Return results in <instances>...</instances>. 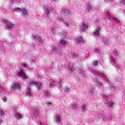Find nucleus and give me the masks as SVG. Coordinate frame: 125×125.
<instances>
[{
  "label": "nucleus",
  "instance_id": "nucleus-1",
  "mask_svg": "<svg viewBox=\"0 0 125 125\" xmlns=\"http://www.w3.org/2000/svg\"><path fill=\"white\" fill-rule=\"evenodd\" d=\"M15 10L17 12H20L22 17H25V16L28 14V11H27V9L24 8H17L15 9Z\"/></svg>",
  "mask_w": 125,
  "mask_h": 125
},
{
  "label": "nucleus",
  "instance_id": "nucleus-2",
  "mask_svg": "<svg viewBox=\"0 0 125 125\" xmlns=\"http://www.w3.org/2000/svg\"><path fill=\"white\" fill-rule=\"evenodd\" d=\"M44 12L47 16H49V15L51 16L53 15V9L52 8L48 6H46L44 7Z\"/></svg>",
  "mask_w": 125,
  "mask_h": 125
},
{
  "label": "nucleus",
  "instance_id": "nucleus-3",
  "mask_svg": "<svg viewBox=\"0 0 125 125\" xmlns=\"http://www.w3.org/2000/svg\"><path fill=\"white\" fill-rule=\"evenodd\" d=\"M31 84H34L37 89H40L42 87V83L40 82H37L34 80H32L28 83V85H31Z\"/></svg>",
  "mask_w": 125,
  "mask_h": 125
},
{
  "label": "nucleus",
  "instance_id": "nucleus-4",
  "mask_svg": "<svg viewBox=\"0 0 125 125\" xmlns=\"http://www.w3.org/2000/svg\"><path fill=\"white\" fill-rule=\"evenodd\" d=\"M88 28V24L86 22L83 21H82V23H81L80 26V30H86V29Z\"/></svg>",
  "mask_w": 125,
  "mask_h": 125
},
{
  "label": "nucleus",
  "instance_id": "nucleus-5",
  "mask_svg": "<svg viewBox=\"0 0 125 125\" xmlns=\"http://www.w3.org/2000/svg\"><path fill=\"white\" fill-rule=\"evenodd\" d=\"M18 77H19L20 78H22L24 80H25V79H27V75H26V73H25V72L22 70H20V72L17 73Z\"/></svg>",
  "mask_w": 125,
  "mask_h": 125
},
{
  "label": "nucleus",
  "instance_id": "nucleus-6",
  "mask_svg": "<svg viewBox=\"0 0 125 125\" xmlns=\"http://www.w3.org/2000/svg\"><path fill=\"white\" fill-rule=\"evenodd\" d=\"M10 88L11 90H16V89H20L21 86H20V84L18 83H14L12 84Z\"/></svg>",
  "mask_w": 125,
  "mask_h": 125
},
{
  "label": "nucleus",
  "instance_id": "nucleus-7",
  "mask_svg": "<svg viewBox=\"0 0 125 125\" xmlns=\"http://www.w3.org/2000/svg\"><path fill=\"white\" fill-rule=\"evenodd\" d=\"M4 24H5L6 27L9 29H12L14 27V25L12 24L11 22L7 21V20H4L3 21Z\"/></svg>",
  "mask_w": 125,
  "mask_h": 125
},
{
  "label": "nucleus",
  "instance_id": "nucleus-8",
  "mask_svg": "<svg viewBox=\"0 0 125 125\" xmlns=\"http://www.w3.org/2000/svg\"><path fill=\"white\" fill-rule=\"evenodd\" d=\"M32 37L33 40L36 41L37 42H40V43H42V38H41V37L39 36L38 35H35L34 36H33Z\"/></svg>",
  "mask_w": 125,
  "mask_h": 125
},
{
  "label": "nucleus",
  "instance_id": "nucleus-9",
  "mask_svg": "<svg viewBox=\"0 0 125 125\" xmlns=\"http://www.w3.org/2000/svg\"><path fill=\"white\" fill-rule=\"evenodd\" d=\"M54 122L56 124H58V125L61 123V118L59 115L57 114L54 115Z\"/></svg>",
  "mask_w": 125,
  "mask_h": 125
},
{
  "label": "nucleus",
  "instance_id": "nucleus-10",
  "mask_svg": "<svg viewBox=\"0 0 125 125\" xmlns=\"http://www.w3.org/2000/svg\"><path fill=\"white\" fill-rule=\"evenodd\" d=\"M99 33H100V28L99 27H97L95 31L93 32V36L94 37L98 36H99Z\"/></svg>",
  "mask_w": 125,
  "mask_h": 125
},
{
  "label": "nucleus",
  "instance_id": "nucleus-11",
  "mask_svg": "<svg viewBox=\"0 0 125 125\" xmlns=\"http://www.w3.org/2000/svg\"><path fill=\"white\" fill-rule=\"evenodd\" d=\"M59 21H61V22H63V24L66 26V27H69L70 26V24H71V22L68 21H64L62 19H59Z\"/></svg>",
  "mask_w": 125,
  "mask_h": 125
},
{
  "label": "nucleus",
  "instance_id": "nucleus-12",
  "mask_svg": "<svg viewBox=\"0 0 125 125\" xmlns=\"http://www.w3.org/2000/svg\"><path fill=\"white\" fill-rule=\"evenodd\" d=\"M109 60L111 64H115V63H116V60H115V59L112 55H109Z\"/></svg>",
  "mask_w": 125,
  "mask_h": 125
},
{
  "label": "nucleus",
  "instance_id": "nucleus-13",
  "mask_svg": "<svg viewBox=\"0 0 125 125\" xmlns=\"http://www.w3.org/2000/svg\"><path fill=\"white\" fill-rule=\"evenodd\" d=\"M77 42L78 43H83L84 42V40L83 39V37L80 36L77 40Z\"/></svg>",
  "mask_w": 125,
  "mask_h": 125
},
{
  "label": "nucleus",
  "instance_id": "nucleus-14",
  "mask_svg": "<svg viewBox=\"0 0 125 125\" xmlns=\"http://www.w3.org/2000/svg\"><path fill=\"white\" fill-rule=\"evenodd\" d=\"M62 12L65 15H70V12L68 9H62Z\"/></svg>",
  "mask_w": 125,
  "mask_h": 125
},
{
  "label": "nucleus",
  "instance_id": "nucleus-15",
  "mask_svg": "<svg viewBox=\"0 0 125 125\" xmlns=\"http://www.w3.org/2000/svg\"><path fill=\"white\" fill-rule=\"evenodd\" d=\"M26 94L29 97H31V95H32V92H31V89H30V88H29L28 87L26 89Z\"/></svg>",
  "mask_w": 125,
  "mask_h": 125
},
{
  "label": "nucleus",
  "instance_id": "nucleus-16",
  "mask_svg": "<svg viewBox=\"0 0 125 125\" xmlns=\"http://www.w3.org/2000/svg\"><path fill=\"white\" fill-rule=\"evenodd\" d=\"M60 43L61 45H62V46H65V45L67 44V42L65 40H62L60 42Z\"/></svg>",
  "mask_w": 125,
  "mask_h": 125
},
{
  "label": "nucleus",
  "instance_id": "nucleus-17",
  "mask_svg": "<svg viewBox=\"0 0 125 125\" xmlns=\"http://www.w3.org/2000/svg\"><path fill=\"white\" fill-rule=\"evenodd\" d=\"M15 117L16 119H17L18 120H20V119H22V118H23V116H22V115L18 113L15 114Z\"/></svg>",
  "mask_w": 125,
  "mask_h": 125
},
{
  "label": "nucleus",
  "instance_id": "nucleus-18",
  "mask_svg": "<svg viewBox=\"0 0 125 125\" xmlns=\"http://www.w3.org/2000/svg\"><path fill=\"white\" fill-rule=\"evenodd\" d=\"M105 16L108 18V19H111L112 18V16L108 11L105 12Z\"/></svg>",
  "mask_w": 125,
  "mask_h": 125
},
{
  "label": "nucleus",
  "instance_id": "nucleus-19",
  "mask_svg": "<svg viewBox=\"0 0 125 125\" xmlns=\"http://www.w3.org/2000/svg\"><path fill=\"white\" fill-rule=\"evenodd\" d=\"M94 52H95V53H101V50L99 48H96L94 49Z\"/></svg>",
  "mask_w": 125,
  "mask_h": 125
},
{
  "label": "nucleus",
  "instance_id": "nucleus-20",
  "mask_svg": "<svg viewBox=\"0 0 125 125\" xmlns=\"http://www.w3.org/2000/svg\"><path fill=\"white\" fill-rule=\"evenodd\" d=\"M71 106L72 107V109L75 110V109H77V106L75 103H73L72 104H71Z\"/></svg>",
  "mask_w": 125,
  "mask_h": 125
},
{
  "label": "nucleus",
  "instance_id": "nucleus-21",
  "mask_svg": "<svg viewBox=\"0 0 125 125\" xmlns=\"http://www.w3.org/2000/svg\"><path fill=\"white\" fill-rule=\"evenodd\" d=\"M74 68V64L72 63H70L68 65V69L69 70H72Z\"/></svg>",
  "mask_w": 125,
  "mask_h": 125
},
{
  "label": "nucleus",
  "instance_id": "nucleus-22",
  "mask_svg": "<svg viewBox=\"0 0 125 125\" xmlns=\"http://www.w3.org/2000/svg\"><path fill=\"white\" fill-rule=\"evenodd\" d=\"M101 42H103L104 43H108V42H109V40H104V38H101Z\"/></svg>",
  "mask_w": 125,
  "mask_h": 125
},
{
  "label": "nucleus",
  "instance_id": "nucleus-23",
  "mask_svg": "<svg viewBox=\"0 0 125 125\" xmlns=\"http://www.w3.org/2000/svg\"><path fill=\"white\" fill-rule=\"evenodd\" d=\"M87 12H89L90 11V9H91V5L90 4H88L87 5Z\"/></svg>",
  "mask_w": 125,
  "mask_h": 125
},
{
  "label": "nucleus",
  "instance_id": "nucleus-24",
  "mask_svg": "<svg viewBox=\"0 0 125 125\" xmlns=\"http://www.w3.org/2000/svg\"><path fill=\"white\" fill-rule=\"evenodd\" d=\"M6 93V92H5V90H3V89H1V92H0V95L2 94H5Z\"/></svg>",
  "mask_w": 125,
  "mask_h": 125
},
{
  "label": "nucleus",
  "instance_id": "nucleus-25",
  "mask_svg": "<svg viewBox=\"0 0 125 125\" xmlns=\"http://www.w3.org/2000/svg\"><path fill=\"white\" fill-rule=\"evenodd\" d=\"M98 62L97 61H94L93 62L92 65L93 66H96V65H98Z\"/></svg>",
  "mask_w": 125,
  "mask_h": 125
},
{
  "label": "nucleus",
  "instance_id": "nucleus-26",
  "mask_svg": "<svg viewBox=\"0 0 125 125\" xmlns=\"http://www.w3.org/2000/svg\"><path fill=\"white\" fill-rule=\"evenodd\" d=\"M55 85V84H54V81H51L50 82V87H52V86Z\"/></svg>",
  "mask_w": 125,
  "mask_h": 125
},
{
  "label": "nucleus",
  "instance_id": "nucleus-27",
  "mask_svg": "<svg viewBox=\"0 0 125 125\" xmlns=\"http://www.w3.org/2000/svg\"><path fill=\"white\" fill-rule=\"evenodd\" d=\"M113 55L114 56H117L118 55V52H117V50H114L113 51Z\"/></svg>",
  "mask_w": 125,
  "mask_h": 125
},
{
  "label": "nucleus",
  "instance_id": "nucleus-28",
  "mask_svg": "<svg viewBox=\"0 0 125 125\" xmlns=\"http://www.w3.org/2000/svg\"><path fill=\"white\" fill-rule=\"evenodd\" d=\"M120 3H121V4H123V5H125V0H120Z\"/></svg>",
  "mask_w": 125,
  "mask_h": 125
},
{
  "label": "nucleus",
  "instance_id": "nucleus-29",
  "mask_svg": "<svg viewBox=\"0 0 125 125\" xmlns=\"http://www.w3.org/2000/svg\"><path fill=\"white\" fill-rule=\"evenodd\" d=\"M101 76L102 77H103L104 79H105L106 80H107V76L104 74V73H102L101 74Z\"/></svg>",
  "mask_w": 125,
  "mask_h": 125
},
{
  "label": "nucleus",
  "instance_id": "nucleus-30",
  "mask_svg": "<svg viewBox=\"0 0 125 125\" xmlns=\"http://www.w3.org/2000/svg\"><path fill=\"white\" fill-rule=\"evenodd\" d=\"M2 100L4 102H6V101H7V98H6V97L4 96L2 98Z\"/></svg>",
  "mask_w": 125,
  "mask_h": 125
},
{
  "label": "nucleus",
  "instance_id": "nucleus-31",
  "mask_svg": "<svg viewBox=\"0 0 125 125\" xmlns=\"http://www.w3.org/2000/svg\"><path fill=\"white\" fill-rule=\"evenodd\" d=\"M108 105H109V106H110V107H112V106H113V105H114V102H110L108 103Z\"/></svg>",
  "mask_w": 125,
  "mask_h": 125
},
{
  "label": "nucleus",
  "instance_id": "nucleus-32",
  "mask_svg": "<svg viewBox=\"0 0 125 125\" xmlns=\"http://www.w3.org/2000/svg\"><path fill=\"white\" fill-rule=\"evenodd\" d=\"M86 109L85 105H83L82 107V112H84V110Z\"/></svg>",
  "mask_w": 125,
  "mask_h": 125
},
{
  "label": "nucleus",
  "instance_id": "nucleus-33",
  "mask_svg": "<svg viewBox=\"0 0 125 125\" xmlns=\"http://www.w3.org/2000/svg\"><path fill=\"white\" fill-rule=\"evenodd\" d=\"M79 72L80 73V74H83V68H80Z\"/></svg>",
  "mask_w": 125,
  "mask_h": 125
},
{
  "label": "nucleus",
  "instance_id": "nucleus-34",
  "mask_svg": "<svg viewBox=\"0 0 125 125\" xmlns=\"http://www.w3.org/2000/svg\"><path fill=\"white\" fill-rule=\"evenodd\" d=\"M4 114V112L3 110H0V116H2V115Z\"/></svg>",
  "mask_w": 125,
  "mask_h": 125
},
{
  "label": "nucleus",
  "instance_id": "nucleus-35",
  "mask_svg": "<svg viewBox=\"0 0 125 125\" xmlns=\"http://www.w3.org/2000/svg\"><path fill=\"white\" fill-rule=\"evenodd\" d=\"M104 1H110V2H114L115 1V0H104Z\"/></svg>",
  "mask_w": 125,
  "mask_h": 125
},
{
  "label": "nucleus",
  "instance_id": "nucleus-36",
  "mask_svg": "<svg viewBox=\"0 0 125 125\" xmlns=\"http://www.w3.org/2000/svg\"><path fill=\"white\" fill-rule=\"evenodd\" d=\"M96 83L98 86H101V85H102V84L100 83L99 82H96Z\"/></svg>",
  "mask_w": 125,
  "mask_h": 125
},
{
  "label": "nucleus",
  "instance_id": "nucleus-37",
  "mask_svg": "<svg viewBox=\"0 0 125 125\" xmlns=\"http://www.w3.org/2000/svg\"><path fill=\"white\" fill-rule=\"evenodd\" d=\"M71 56H72L73 57H76V56H78V55L74 54L73 53H72Z\"/></svg>",
  "mask_w": 125,
  "mask_h": 125
},
{
  "label": "nucleus",
  "instance_id": "nucleus-38",
  "mask_svg": "<svg viewBox=\"0 0 125 125\" xmlns=\"http://www.w3.org/2000/svg\"><path fill=\"white\" fill-rule=\"evenodd\" d=\"M113 20H114L115 21H116V22H119V19L116 18H113Z\"/></svg>",
  "mask_w": 125,
  "mask_h": 125
},
{
  "label": "nucleus",
  "instance_id": "nucleus-39",
  "mask_svg": "<svg viewBox=\"0 0 125 125\" xmlns=\"http://www.w3.org/2000/svg\"><path fill=\"white\" fill-rule=\"evenodd\" d=\"M106 116H103L102 117V120H103V121H106Z\"/></svg>",
  "mask_w": 125,
  "mask_h": 125
},
{
  "label": "nucleus",
  "instance_id": "nucleus-40",
  "mask_svg": "<svg viewBox=\"0 0 125 125\" xmlns=\"http://www.w3.org/2000/svg\"><path fill=\"white\" fill-rule=\"evenodd\" d=\"M92 92H93V88H91L89 90L90 93H92Z\"/></svg>",
  "mask_w": 125,
  "mask_h": 125
},
{
  "label": "nucleus",
  "instance_id": "nucleus-41",
  "mask_svg": "<svg viewBox=\"0 0 125 125\" xmlns=\"http://www.w3.org/2000/svg\"><path fill=\"white\" fill-rule=\"evenodd\" d=\"M61 83H62V81L61 80H60L59 82H58V84L59 85L61 86Z\"/></svg>",
  "mask_w": 125,
  "mask_h": 125
},
{
  "label": "nucleus",
  "instance_id": "nucleus-42",
  "mask_svg": "<svg viewBox=\"0 0 125 125\" xmlns=\"http://www.w3.org/2000/svg\"><path fill=\"white\" fill-rule=\"evenodd\" d=\"M37 112H38V110H37V109L33 110V113H34V115H35V114H36Z\"/></svg>",
  "mask_w": 125,
  "mask_h": 125
},
{
  "label": "nucleus",
  "instance_id": "nucleus-43",
  "mask_svg": "<svg viewBox=\"0 0 125 125\" xmlns=\"http://www.w3.org/2000/svg\"><path fill=\"white\" fill-rule=\"evenodd\" d=\"M68 90H69V88H65L64 89L65 92H67Z\"/></svg>",
  "mask_w": 125,
  "mask_h": 125
},
{
  "label": "nucleus",
  "instance_id": "nucleus-44",
  "mask_svg": "<svg viewBox=\"0 0 125 125\" xmlns=\"http://www.w3.org/2000/svg\"><path fill=\"white\" fill-rule=\"evenodd\" d=\"M3 86V83H0V88H1Z\"/></svg>",
  "mask_w": 125,
  "mask_h": 125
},
{
  "label": "nucleus",
  "instance_id": "nucleus-45",
  "mask_svg": "<svg viewBox=\"0 0 125 125\" xmlns=\"http://www.w3.org/2000/svg\"><path fill=\"white\" fill-rule=\"evenodd\" d=\"M23 66L24 68H28L27 65L25 64H24L23 65Z\"/></svg>",
  "mask_w": 125,
  "mask_h": 125
},
{
  "label": "nucleus",
  "instance_id": "nucleus-46",
  "mask_svg": "<svg viewBox=\"0 0 125 125\" xmlns=\"http://www.w3.org/2000/svg\"><path fill=\"white\" fill-rule=\"evenodd\" d=\"M47 105H51V102H48Z\"/></svg>",
  "mask_w": 125,
  "mask_h": 125
},
{
  "label": "nucleus",
  "instance_id": "nucleus-47",
  "mask_svg": "<svg viewBox=\"0 0 125 125\" xmlns=\"http://www.w3.org/2000/svg\"><path fill=\"white\" fill-rule=\"evenodd\" d=\"M1 123H2V120H0V124H1Z\"/></svg>",
  "mask_w": 125,
  "mask_h": 125
},
{
  "label": "nucleus",
  "instance_id": "nucleus-48",
  "mask_svg": "<svg viewBox=\"0 0 125 125\" xmlns=\"http://www.w3.org/2000/svg\"><path fill=\"white\" fill-rule=\"evenodd\" d=\"M13 2H15V0H13Z\"/></svg>",
  "mask_w": 125,
  "mask_h": 125
},
{
  "label": "nucleus",
  "instance_id": "nucleus-49",
  "mask_svg": "<svg viewBox=\"0 0 125 125\" xmlns=\"http://www.w3.org/2000/svg\"><path fill=\"white\" fill-rule=\"evenodd\" d=\"M53 0L54 1H55V0Z\"/></svg>",
  "mask_w": 125,
  "mask_h": 125
},
{
  "label": "nucleus",
  "instance_id": "nucleus-50",
  "mask_svg": "<svg viewBox=\"0 0 125 125\" xmlns=\"http://www.w3.org/2000/svg\"><path fill=\"white\" fill-rule=\"evenodd\" d=\"M104 98H106V96H104Z\"/></svg>",
  "mask_w": 125,
  "mask_h": 125
}]
</instances>
